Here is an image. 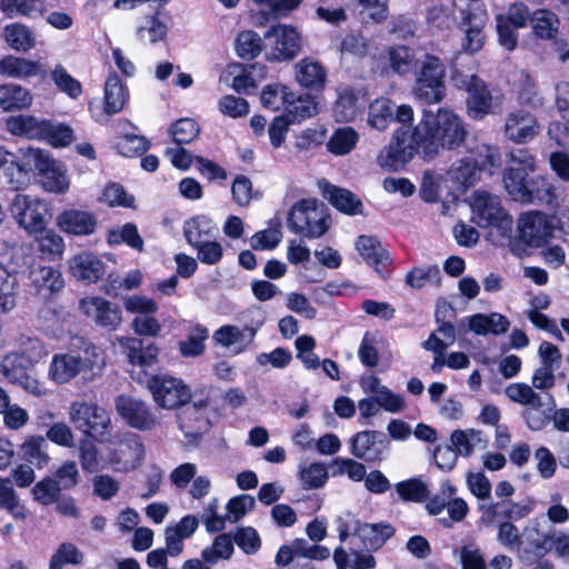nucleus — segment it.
Masks as SVG:
<instances>
[{"mask_svg": "<svg viewBox=\"0 0 569 569\" xmlns=\"http://www.w3.org/2000/svg\"><path fill=\"white\" fill-rule=\"evenodd\" d=\"M419 149L428 156L423 131L418 132V124L412 131L402 127L395 132L390 143L381 150L377 162L381 168L396 171L410 161Z\"/></svg>", "mask_w": 569, "mask_h": 569, "instance_id": "20e7f679", "label": "nucleus"}, {"mask_svg": "<svg viewBox=\"0 0 569 569\" xmlns=\"http://www.w3.org/2000/svg\"><path fill=\"white\" fill-rule=\"evenodd\" d=\"M19 281L17 276L0 263V315L11 312L18 303Z\"/></svg>", "mask_w": 569, "mask_h": 569, "instance_id": "c9c22d12", "label": "nucleus"}, {"mask_svg": "<svg viewBox=\"0 0 569 569\" xmlns=\"http://www.w3.org/2000/svg\"><path fill=\"white\" fill-rule=\"evenodd\" d=\"M423 131L427 140V154L437 153L439 147L455 149L467 137L463 120L452 110L440 108L437 113L425 112L418 123V132Z\"/></svg>", "mask_w": 569, "mask_h": 569, "instance_id": "f03ea898", "label": "nucleus"}, {"mask_svg": "<svg viewBox=\"0 0 569 569\" xmlns=\"http://www.w3.org/2000/svg\"><path fill=\"white\" fill-rule=\"evenodd\" d=\"M300 480L309 489L322 487L328 479L327 467L322 462L301 465L299 470Z\"/></svg>", "mask_w": 569, "mask_h": 569, "instance_id": "680f3d73", "label": "nucleus"}, {"mask_svg": "<svg viewBox=\"0 0 569 569\" xmlns=\"http://www.w3.org/2000/svg\"><path fill=\"white\" fill-rule=\"evenodd\" d=\"M267 59L270 61H286L293 59L301 49L300 36L297 30L287 24H277L266 34Z\"/></svg>", "mask_w": 569, "mask_h": 569, "instance_id": "2eb2a0df", "label": "nucleus"}, {"mask_svg": "<svg viewBox=\"0 0 569 569\" xmlns=\"http://www.w3.org/2000/svg\"><path fill=\"white\" fill-rule=\"evenodd\" d=\"M359 141L358 132L351 127H342L333 131L327 142V149L335 156L350 153Z\"/></svg>", "mask_w": 569, "mask_h": 569, "instance_id": "603ef678", "label": "nucleus"}, {"mask_svg": "<svg viewBox=\"0 0 569 569\" xmlns=\"http://www.w3.org/2000/svg\"><path fill=\"white\" fill-rule=\"evenodd\" d=\"M320 187L323 197L339 211L351 216L362 212V202L351 191L328 182H320Z\"/></svg>", "mask_w": 569, "mask_h": 569, "instance_id": "c756f323", "label": "nucleus"}, {"mask_svg": "<svg viewBox=\"0 0 569 569\" xmlns=\"http://www.w3.org/2000/svg\"><path fill=\"white\" fill-rule=\"evenodd\" d=\"M9 209L16 222L29 234L38 233L48 222L49 206L39 197L17 193Z\"/></svg>", "mask_w": 569, "mask_h": 569, "instance_id": "9d476101", "label": "nucleus"}, {"mask_svg": "<svg viewBox=\"0 0 569 569\" xmlns=\"http://www.w3.org/2000/svg\"><path fill=\"white\" fill-rule=\"evenodd\" d=\"M467 110L472 119L481 120L500 108V100L493 97L487 84L472 74L467 81Z\"/></svg>", "mask_w": 569, "mask_h": 569, "instance_id": "f3484780", "label": "nucleus"}, {"mask_svg": "<svg viewBox=\"0 0 569 569\" xmlns=\"http://www.w3.org/2000/svg\"><path fill=\"white\" fill-rule=\"evenodd\" d=\"M234 551L233 539L229 533L218 535L213 542L201 551V558L207 565H216L228 560Z\"/></svg>", "mask_w": 569, "mask_h": 569, "instance_id": "3c124183", "label": "nucleus"}, {"mask_svg": "<svg viewBox=\"0 0 569 569\" xmlns=\"http://www.w3.org/2000/svg\"><path fill=\"white\" fill-rule=\"evenodd\" d=\"M351 453L367 462L381 461L389 450L386 435L375 430L360 431L351 440Z\"/></svg>", "mask_w": 569, "mask_h": 569, "instance_id": "a211bd4d", "label": "nucleus"}, {"mask_svg": "<svg viewBox=\"0 0 569 569\" xmlns=\"http://www.w3.org/2000/svg\"><path fill=\"white\" fill-rule=\"evenodd\" d=\"M479 172L475 161L471 158H465L451 166L448 176L461 186H470L478 179Z\"/></svg>", "mask_w": 569, "mask_h": 569, "instance_id": "4d7b16f0", "label": "nucleus"}, {"mask_svg": "<svg viewBox=\"0 0 569 569\" xmlns=\"http://www.w3.org/2000/svg\"><path fill=\"white\" fill-rule=\"evenodd\" d=\"M32 234L38 243L39 251L44 258L56 260L62 257L64 251V241L56 231L43 227L41 231Z\"/></svg>", "mask_w": 569, "mask_h": 569, "instance_id": "8fccbe9b", "label": "nucleus"}, {"mask_svg": "<svg viewBox=\"0 0 569 569\" xmlns=\"http://www.w3.org/2000/svg\"><path fill=\"white\" fill-rule=\"evenodd\" d=\"M510 167L503 174L506 191L515 200L523 203L532 202L535 199L547 200L552 194V186L548 180L539 176L531 181L527 178L535 172L536 158L525 149L513 150L509 154Z\"/></svg>", "mask_w": 569, "mask_h": 569, "instance_id": "f257e3e1", "label": "nucleus"}, {"mask_svg": "<svg viewBox=\"0 0 569 569\" xmlns=\"http://www.w3.org/2000/svg\"><path fill=\"white\" fill-rule=\"evenodd\" d=\"M356 249L362 259L382 277L389 276L388 266L390 257L380 241L371 236H360L356 241Z\"/></svg>", "mask_w": 569, "mask_h": 569, "instance_id": "b1692460", "label": "nucleus"}, {"mask_svg": "<svg viewBox=\"0 0 569 569\" xmlns=\"http://www.w3.org/2000/svg\"><path fill=\"white\" fill-rule=\"evenodd\" d=\"M520 238L530 247H540L552 236V218L538 211L523 213L519 218Z\"/></svg>", "mask_w": 569, "mask_h": 569, "instance_id": "6ab92c4d", "label": "nucleus"}, {"mask_svg": "<svg viewBox=\"0 0 569 569\" xmlns=\"http://www.w3.org/2000/svg\"><path fill=\"white\" fill-rule=\"evenodd\" d=\"M70 420L80 431L92 437H102L109 432V413L92 402L74 401L70 406Z\"/></svg>", "mask_w": 569, "mask_h": 569, "instance_id": "4468645a", "label": "nucleus"}, {"mask_svg": "<svg viewBox=\"0 0 569 569\" xmlns=\"http://www.w3.org/2000/svg\"><path fill=\"white\" fill-rule=\"evenodd\" d=\"M389 61L392 70L399 74L409 73L417 66L412 51L405 46L391 48Z\"/></svg>", "mask_w": 569, "mask_h": 569, "instance_id": "69168bd1", "label": "nucleus"}, {"mask_svg": "<svg viewBox=\"0 0 569 569\" xmlns=\"http://www.w3.org/2000/svg\"><path fill=\"white\" fill-rule=\"evenodd\" d=\"M2 110H24L32 106L31 91L17 83L1 84Z\"/></svg>", "mask_w": 569, "mask_h": 569, "instance_id": "79ce46f5", "label": "nucleus"}, {"mask_svg": "<svg viewBox=\"0 0 569 569\" xmlns=\"http://www.w3.org/2000/svg\"><path fill=\"white\" fill-rule=\"evenodd\" d=\"M119 415L129 426L140 430H151L158 425L157 417L142 400L120 396L116 401Z\"/></svg>", "mask_w": 569, "mask_h": 569, "instance_id": "412c9836", "label": "nucleus"}, {"mask_svg": "<svg viewBox=\"0 0 569 569\" xmlns=\"http://www.w3.org/2000/svg\"><path fill=\"white\" fill-rule=\"evenodd\" d=\"M0 11L8 18H37L44 12V3L42 0H0Z\"/></svg>", "mask_w": 569, "mask_h": 569, "instance_id": "09e8293b", "label": "nucleus"}, {"mask_svg": "<svg viewBox=\"0 0 569 569\" xmlns=\"http://www.w3.org/2000/svg\"><path fill=\"white\" fill-rule=\"evenodd\" d=\"M0 76L27 80L38 76L44 78L47 71L39 61L9 54L0 59Z\"/></svg>", "mask_w": 569, "mask_h": 569, "instance_id": "393cba45", "label": "nucleus"}, {"mask_svg": "<svg viewBox=\"0 0 569 569\" xmlns=\"http://www.w3.org/2000/svg\"><path fill=\"white\" fill-rule=\"evenodd\" d=\"M461 29L465 31L466 37L462 42V48L468 53L478 52L485 43V36L482 29L487 22V13L480 8L462 12Z\"/></svg>", "mask_w": 569, "mask_h": 569, "instance_id": "5701e85b", "label": "nucleus"}, {"mask_svg": "<svg viewBox=\"0 0 569 569\" xmlns=\"http://www.w3.org/2000/svg\"><path fill=\"white\" fill-rule=\"evenodd\" d=\"M540 132L537 118L526 110H515L507 114L503 124L506 138L522 144L533 140Z\"/></svg>", "mask_w": 569, "mask_h": 569, "instance_id": "aec40b11", "label": "nucleus"}, {"mask_svg": "<svg viewBox=\"0 0 569 569\" xmlns=\"http://www.w3.org/2000/svg\"><path fill=\"white\" fill-rule=\"evenodd\" d=\"M451 446L461 457H470L476 450L487 447V439L478 429H457L450 436Z\"/></svg>", "mask_w": 569, "mask_h": 569, "instance_id": "72a5a7b5", "label": "nucleus"}, {"mask_svg": "<svg viewBox=\"0 0 569 569\" xmlns=\"http://www.w3.org/2000/svg\"><path fill=\"white\" fill-rule=\"evenodd\" d=\"M530 24L533 33L540 39L556 38L559 29L558 17L548 9H538L532 12Z\"/></svg>", "mask_w": 569, "mask_h": 569, "instance_id": "49530a36", "label": "nucleus"}, {"mask_svg": "<svg viewBox=\"0 0 569 569\" xmlns=\"http://www.w3.org/2000/svg\"><path fill=\"white\" fill-rule=\"evenodd\" d=\"M264 322L266 316L260 309H249L241 316V326H221L213 332L212 338L217 345L239 355L250 348Z\"/></svg>", "mask_w": 569, "mask_h": 569, "instance_id": "7ed1b4c3", "label": "nucleus"}, {"mask_svg": "<svg viewBox=\"0 0 569 569\" xmlns=\"http://www.w3.org/2000/svg\"><path fill=\"white\" fill-rule=\"evenodd\" d=\"M3 38L11 49L19 52H28L36 46L33 32L21 23L6 26L3 29Z\"/></svg>", "mask_w": 569, "mask_h": 569, "instance_id": "a18cd8bd", "label": "nucleus"}, {"mask_svg": "<svg viewBox=\"0 0 569 569\" xmlns=\"http://www.w3.org/2000/svg\"><path fill=\"white\" fill-rule=\"evenodd\" d=\"M395 119V104L387 98H378L369 106L368 123L379 131L386 130Z\"/></svg>", "mask_w": 569, "mask_h": 569, "instance_id": "de8ad7c7", "label": "nucleus"}, {"mask_svg": "<svg viewBox=\"0 0 569 569\" xmlns=\"http://www.w3.org/2000/svg\"><path fill=\"white\" fill-rule=\"evenodd\" d=\"M295 79L306 89L320 90L327 81V71L313 58H303L295 64Z\"/></svg>", "mask_w": 569, "mask_h": 569, "instance_id": "bb28decb", "label": "nucleus"}, {"mask_svg": "<svg viewBox=\"0 0 569 569\" xmlns=\"http://www.w3.org/2000/svg\"><path fill=\"white\" fill-rule=\"evenodd\" d=\"M456 341V329L451 322H442L422 343L426 350H446Z\"/></svg>", "mask_w": 569, "mask_h": 569, "instance_id": "13d9d810", "label": "nucleus"}, {"mask_svg": "<svg viewBox=\"0 0 569 569\" xmlns=\"http://www.w3.org/2000/svg\"><path fill=\"white\" fill-rule=\"evenodd\" d=\"M418 64L413 87L415 98L427 104L440 102L445 98L446 91L445 64L439 58L429 54H426Z\"/></svg>", "mask_w": 569, "mask_h": 569, "instance_id": "423d86ee", "label": "nucleus"}, {"mask_svg": "<svg viewBox=\"0 0 569 569\" xmlns=\"http://www.w3.org/2000/svg\"><path fill=\"white\" fill-rule=\"evenodd\" d=\"M469 330L478 336H499L508 331L509 320L501 313H476L467 318Z\"/></svg>", "mask_w": 569, "mask_h": 569, "instance_id": "c85d7f7f", "label": "nucleus"}, {"mask_svg": "<svg viewBox=\"0 0 569 569\" xmlns=\"http://www.w3.org/2000/svg\"><path fill=\"white\" fill-rule=\"evenodd\" d=\"M326 208L316 199L298 201L289 211L288 227L291 231L315 239L328 230Z\"/></svg>", "mask_w": 569, "mask_h": 569, "instance_id": "0eeeda50", "label": "nucleus"}, {"mask_svg": "<svg viewBox=\"0 0 569 569\" xmlns=\"http://www.w3.org/2000/svg\"><path fill=\"white\" fill-rule=\"evenodd\" d=\"M208 338V329L197 326L187 339L179 342V351L183 357H197L204 350V340Z\"/></svg>", "mask_w": 569, "mask_h": 569, "instance_id": "e2e57ef3", "label": "nucleus"}, {"mask_svg": "<svg viewBox=\"0 0 569 569\" xmlns=\"http://www.w3.org/2000/svg\"><path fill=\"white\" fill-rule=\"evenodd\" d=\"M43 136L41 141H46L56 148L66 147L74 139L73 130L68 124L52 120H48V127L46 126Z\"/></svg>", "mask_w": 569, "mask_h": 569, "instance_id": "bf43d9fd", "label": "nucleus"}, {"mask_svg": "<svg viewBox=\"0 0 569 569\" xmlns=\"http://www.w3.org/2000/svg\"><path fill=\"white\" fill-rule=\"evenodd\" d=\"M47 441L41 436H30L20 446L22 458L29 463L42 468L48 465Z\"/></svg>", "mask_w": 569, "mask_h": 569, "instance_id": "5fc2aeb1", "label": "nucleus"}, {"mask_svg": "<svg viewBox=\"0 0 569 569\" xmlns=\"http://www.w3.org/2000/svg\"><path fill=\"white\" fill-rule=\"evenodd\" d=\"M82 373L76 356L70 353H57L52 357L48 377L56 383L63 385Z\"/></svg>", "mask_w": 569, "mask_h": 569, "instance_id": "473e14b6", "label": "nucleus"}, {"mask_svg": "<svg viewBox=\"0 0 569 569\" xmlns=\"http://www.w3.org/2000/svg\"><path fill=\"white\" fill-rule=\"evenodd\" d=\"M419 149L428 156L423 131L418 132V124L412 131L402 127L395 132L390 143L381 150L377 162L381 168L396 171L410 161Z\"/></svg>", "mask_w": 569, "mask_h": 569, "instance_id": "39448f33", "label": "nucleus"}, {"mask_svg": "<svg viewBox=\"0 0 569 569\" xmlns=\"http://www.w3.org/2000/svg\"><path fill=\"white\" fill-rule=\"evenodd\" d=\"M119 342L127 349L128 360L133 366L150 367L157 358L158 350L152 345L142 348L141 341L134 338H120Z\"/></svg>", "mask_w": 569, "mask_h": 569, "instance_id": "37998d69", "label": "nucleus"}, {"mask_svg": "<svg viewBox=\"0 0 569 569\" xmlns=\"http://www.w3.org/2000/svg\"><path fill=\"white\" fill-rule=\"evenodd\" d=\"M80 311L98 327L114 331L122 322V311L102 297L89 296L80 299Z\"/></svg>", "mask_w": 569, "mask_h": 569, "instance_id": "dca6fc26", "label": "nucleus"}, {"mask_svg": "<svg viewBox=\"0 0 569 569\" xmlns=\"http://www.w3.org/2000/svg\"><path fill=\"white\" fill-rule=\"evenodd\" d=\"M144 459V446L138 435L126 432L109 442L108 462L116 471L129 472Z\"/></svg>", "mask_w": 569, "mask_h": 569, "instance_id": "f8f14e48", "label": "nucleus"}, {"mask_svg": "<svg viewBox=\"0 0 569 569\" xmlns=\"http://www.w3.org/2000/svg\"><path fill=\"white\" fill-rule=\"evenodd\" d=\"M262 49V40L260 36L252 31L246 30L238 34L236 40V51L243 59L256 58Z\"/></svg>", "mask_w": 569, "mask_h": 569, "instance_id": "052dcab7", "label": "nucleus"}, {"mask_svg": "<svg viewBox=\"0 0 569 569\" xmlns=\"http://www.w3.org/2000/svg\"><path fill=\"white\" fill-rule=\"evenodd\" d=\"M286 117L291 121H301L307 118L315 117L318 113V102L316 99L308 94H296L291 91L290 99L286 107Z\"/></svg>", "mask_w": 569, "mask_h": 569, "instance_id": "4c0bfd02", "label": "nucleus"}, {"mask_svg": "<svg viewBox=\"0 0 569 569\" xmlns=\"http://www.w3.org/2000/svg\"><path fill=\"white\" fill-rule=\"evenodd\" d=\"M26 158L39 171L42 188L52 193L61 194L69 190V180L64 166L52 159L47 151L39 148H28Z\"/></svg>", "mask_w": 569, "mask_h": 569, "instance_id": "9b49d317", "label": "nucleus"}, {"mask_svg": "<svg viewBox=\"0 0 569 569\" xmlns=\"http://www.w3.org/2000/svg\"><path fill=\"white\" fill-rule=\"evenodd\" d=\"M396 490L402 500L413 502L423 501L429 495L427 485L416 478L398 482Z\"/></svg>", "mask_w": 569, "mask_h": 569, "instance_id": "774afa93", "label": "nucleus"}, {"mask_svg": "<svg viewBox=\"0 0 569 569\" xmlns=\"http://www.w3.org/2000/svg\"><path fill=\"white\" fill-rule=\"evenodd\" d=\"M129 93L116 72H110L104 82L103 110L108 116L119 113L128 100Z\"/></svg>", "mask_w": 569, "mask_h": 569, "instance_id": "cd10ccee", "label": "nucleus"}, {"mask_svg": "<svg viewBox=\"0 0 569 569\" xmlns=\"http://www.w3.org/2000/svg\"><path fill=\"white\" fill-rule=\"evenodd\" d=\"M291 90L281 83L266 86L261 92V102L264 108L273 111L286 110Z\"/></svg>", "mask_w": 569, "mask_h": 569, "instance_id": "6e6d98bb", "label": "nucleus"}, {"mask_svg": "<svg viewBox=\"0 0 569 569\" xmlns=\"http://www.w3.org/2000/svg\"><path fill=\"white\" fill-rule=\"evenodd\" d=\"M57 224L66 233L89 236L96 230L97 219L91 212L71 209L58 216Z\"/></svg>", "mask_w": 569, "mask_h": 569, "instance_id": "a878e982", "label": "nucleus"}, {"mask_svg": "<svg viewBox=\"0 0 569 569\" xmlns=\"http://www.w3.org/2000/svg\"><path fill=\"white\" fill-rule=\"evenodd\" d=\"M547 553L560 559H569V530L551 528L542 535L540 557Z\"/></svg>", "mask_w": 569, "mask_h": 569, "instance_id": "ea45409f", "label": "nucleus"}, {"mask_svg": "<svg viewBox=\"0 0 569 569\" xmlns=\"http://www.w3.org/2000/svg\"><path fill=\"white\" fill-rule=\"evenodd\" d=\"M207 406V400H200L184 408L178 415L180 430L183 431L186 436H196L199 433L203 425L204 409Z\"/></svg>", "mask_w": 569, "mask_h": 569, "instance_id": "c03bdc74", "label": "nucleus"}, {"mask_svg": "<svg viewBox=\"0 0 569 569\" xmlns=\"http://www.w3.org/2000/svg\"><path fill=\"white\" fill-rule=\"evenodd\" d=\"M154 402L163 409H176L191 399V389L180 378L170 375H156L148 381Z\"/></svg>", "mask_w": 569, "mask_h": 569, "instance_id": "ddd939ff", "label": "nucleus"}, {"mask_svg": "<svg viewBox=\"0 0 569 569\" xmlns=\"http://www.w3.org/2000/svg\"><path fill=\"white\" fill-rule=\"evenodd\" d=\"M471 158L480 171H489L500 167V152L497 147L490 144H481L472 152Z\"/></svg>", "mask_w": 569, "mask_h": 569, "instance_id": "338daca9", "label": "nucleus"}, {"mask_svg": "<svg viewBox=\"0 0 569 569\" xmlns=\"http://www.w3.org/2000/svg\"><path fill=\"white\" fill-rule=\"evenodd\" d=\"M360 109L361 106L357 91L349 87L337 88V100L333 108L337 121L350 122L355 120Z\"/></svg>", "mask_w": 569, "mask_h": 569, "instance_id": "f704fd0d", "label": "nucleus"}, {"mask_svg": "<svg viewBox=\"0 0 569 569\" xmlns=\"http://www.w3.org/2000/svg\"><path fill=\"white\" fill-rule=\"evenodd\" d=\"M33 365L19 352L12 351L3 356L0 362V372L6 380L22 388L28 393L42 397L47 389L33 373Z\"/></svg>", "mask_w": 569, "mask_h": 569, "instance_id": "1a4fd4ad", "label": "nucleus"}, {"mask_svg": "<svg viewBox=\"0 0 569 569\" xmlns=\"http://www.w3.org/2000/svg\"><path fill=\"white\" fill-rule=\"evenodd\" d=\"M32 286L39 295L49 297L64 287L61 272L53 267L41 266L33 268L29 276Z\"/></svg>", "mask_w": 569, "mask_h": 569, "instance_id": "2f4dec72", "label": "nucleus"}, {"mask_svg": "<svg viewBox=\"0 0 569 569\" xmlns=\"http://www.w3.org/2000/svg\"><path fill=\"white\" fill-rule=\"evenodd\" d=\"M167 24L160 20L159 10L152 9L142 18L137 27L136 37L144 43H156L167 36Z\"/></svg>", "mask_w": 569, "mask_h": 569, "instance_id": "e433bc0d", "label": "nucleus"}, {"mask_svg": "<svg viewBox=\"0 0 569 569\" xmlns=\"http://www.w3.org/2000/svg\"><path fill=\"white\" fill-rule=\"evenodd\" d=\"M393 535V528L387 523H361L358 537L363 548L378 549Z\"/></svg>", "mask_w": 569, "mask_h": 569, "instance_id": "864d4df0", "label": "nucleus"}, {"mask_svg": "<svg viewBox=\"0 0 569 569\" xmlns=\"http://www.w3.org/2000/svg\"><path fill=\"white\" fill-rule=\"evenodd\" d=\"M72 277L86 283L98 282L106 273L104 262L94 253L82 251L69 260Z\"/></svg>", "mask_w": 569, "mask_h": 569, "instance_id": "4be33fe9", "label": "nucleus"}, {"mask_svg": "<svg viewBox=\"0 0 569 569\" xmlns=\"http://www.w3.org/2000/svg\"><path fill=\"white\" fill-rule=\"evenodd\" d=\"M60 490H71L78 486L80 481V472L74 461L67 460L58 466L51 477Z\"/></svg>", "mask_w": 569, "mask_h": 569, "instance_id": "0e129e2a", "label": "nucleus"}, {"mask_svg": "<svg viewBox=\"0 0 569 569\" xmlns=\"http://www.w3.org/2000/svg\"><path fill=\"white\" fill-rule=\"evenodd\" d=\"M471 220L480 228H495L501 232L511 230L512 219L503 209L498 196L477 191L470 199Z\"/></svg>", "mask_w": 569, "mask_h": 569, "instance_id": "6e6552de", "label": "nucleus"}, {"mask_svg": "<svg viewBox=\"0 0 569 569\" xmlns=\"http://www.w3.org/2000/svg\"><path fill=\"white\" fill-rule=\"evenodd\" d=\"M54 88L71 100H78L83 92L81 82L76 79L61 63H56L50 71Z\"/></svg>", "mask_w": 569, "mask_h": 569, "instance_id": "a19ab883", "label": "nucleus"}, {"mask_svg": "<svg viewBox=\"0 0 569 569\" xmlns=\"http://www.w3.org/2000/svg\"><path fill=\"white\" fill-rule=\"evenodd\" d=\"M217 231L218 228L212 219L204 214L194 216L183 224L184 238L192 248L213 239Z\"/></svg>", "mask_w": 569, "mask_h": 569, "instance_id": "7c9ffc66", "label": "nucleus"}, {"mask_svg": "<svg viewBox=\"0 0 569 569\" xmlns=\"http://www.w3.org/2000/svg\"><path fill=\"white\" fill-rule=\"evenodd\" d=\"M72 353L76 356L79 367L84 375H99L106 366L102 350L91 342L83 341L82 346Z\"/></svg>", "mask_w": 569, "mask_h": 569, "instance_id": "58836bf2", "label": "nucleus"}]
</instances>
